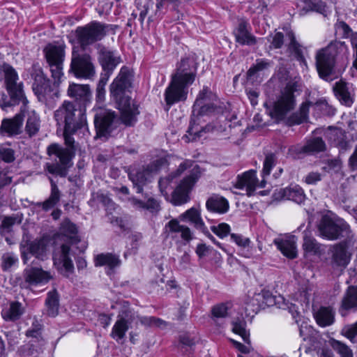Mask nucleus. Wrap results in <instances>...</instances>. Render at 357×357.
<instances>
[{
  "label": "nucleus",
  "instance_id": "nucleus-1",
  "mask_svg": "<svg viewBox=\"0 0 357 357\" xmlns=\"http://www.w3.org/2000/svg\"><path fill=\"white\" fill-rule=\"evenodd\" d=\"M132 75L127 67H122L118 75L109 85V96L119 110L121 122L126 126H133L139 114L138 105L131 98Z\"/></svg>",
  "mask_w": 357,
  "mask_h": 357
},
{
  "label": "nucleus",
  "instance_id": "nucleus-2",
  "mask_svg": "<svg viewBox=\"0 0 357 357\" xmlns=\"http://www.w3.org/2000/svg\"><path fill=\"white\" fill-rule=\"evenodd\" d=\"M61 232L67 238L68 243H73L77 241L76 236L77 227L69 220H64L61 225ZM70 245L63 244L54 250L53 254L54 265L61 274L69 277L74 271V265L69 257Z\"/></svg>",
  "mask_w": 357,
  "mask_h": 357
},
{
  "label": "nucleus",
  "instance_id": "nucleus-3",
  "mask_svg": "<svg viewBox=\"0 0 357 357\" xmlns=\"http://www.w3.org/2000/svg\"><path fill=\"white\" fill-rule=\"evenodd\" d=\"M0 79L4 80L6 89L10 99L3 93L0 98V107L2 109L18 105L21 101L27 100L23 91V84L17 82L19 77L16 70L9 64L3 63L0 66Z\"/></svg>",
  "mask_w": 357,
  "mask_h": 357
},
{
  "label": "nucleus",
  "instance_id": "nucleus-4",
  "mask_svg": "<svg viewBox=\"0 0 357 357\" xmlns=\"http://www.w3.org/2000/svg\"><path fill=\"white\" fill-rule=\"evenodd\" d=\"M33 79L32 89L39 101L51 105L59 97V85L61 82L52 84L45 75L43 69L38 64H34L30 69Z\"/></svg>",
  "mask_w": 357,
  "mask_h": 357
},
{
  "label": "nucleus",
  "instance_id": "nucleus-5",
  "mask_svg": "<svg viewBox=\"0 0 357 357\" xmlns=\"http://www.w3.org/2000/svg\"><path fill=\"white\" fill-rule=\"evenodd\" d=\"M348 53L346 44L340 41L332 42L325 48L319 50L316 54V66L319 76L326 80L330 79L338 57Z\"/></svg>",
  "mask_w": 357,
  "mask_h": 357
},
{
  "label": "nucleus",
  "instance_id": "nucleus-6",
  "mask_svg": "<svg viewBox=\"0 0 357 357\" xmlns=\"http://www.w3.org/2000/svg\"><path fill=\"white\" fill-rule=\"evenodd\" d=\"M54 119L59 126H63L67 132H76L86 126L85 109H76L74 104L65 100L54 112Z\"/></svg>",
  "mask_w": 357,
  "mask_h": 357
},
{
  "label": "nucleus",
  "instance_id": "nucleus-7",
  "mask_svg": "<svg viewBox=\"0 0 357 357\" xmlns=\"http://www.w3.org/2000/svg\"><path fill=\"white\" fill-rule=\"evenodd\" d=\"M319 236L328 241L344 238L351 241L354 238L350 226L343 219L323 215L318 225Z\"/></svg>",
  "mask_w": 357,
  "mask_h": 357
},
{
  "label": "nucleus",
  "instance_id": "nucleus-8",
  "mask_svg": "<svg viewBox=\"0 0 357 357\" xmlns=\"http://www.w3.org/2000/svg\"><path fill=\"white\" fill-rule=\"evenodd\" d=\"M115 28L114 25L95 20L83 26H78L75 33L80 46L85 48L102 40L109 33H114Z\"/></svg>",
  "mask_w": 357,
  "mask_h": 357
},
{
  "label": "nucleus",
  "instance_id": "nucleus-9",
  "mask_svg": "<svg viewBox=\"0 0 357 357\" xmlns=\"http://www.w3.org/2000/svg\"><path fill=\"white\" fill-rule=\"evenodd\" d=\"M296 90L295 84L289 83L281 96L269 108V113L273 119L277 121L282 120L286 115L294 109L296 101L294 92Z\"/></svg>",
  "mask_w": 357,
  "mask_h": 357
},
{
  "label": "nucleus",
  "instance_id": "nucleus-10",
  "mask_svg": "<svg viewBox=\"0 0 357 357\" xmlns=\"http://www.w3.org/2000/svg\"><path fill=\"white\" fill-rule=\"evenodd\" d=\"M47 151L55 160V163H47L45 169L52 174L65 176L66 167L70 160V151L57 144H52L47 147Z\"/></svg>",
  "mask_w": 357,
  "mask_h": 357
},
{
  "label": "nucleus",
  "instance_id": "nucleus-11",
  "mask_svg": "<svg viewBox=\"0 0 357 357\" xmlns=\"http://www.w3.org/2000/svg\"><path fill=\"white\" fill-rule=\"evenodd\" d=\"M43 52L50 68L52 77L56 82H61L65 56L63 49L60 46L49 44L44 48Z\"/></svg>",
  "mask_w": 357,
  "mask_h": 357
},
{
  "label": "nucleus",
  "instance_id": "nucleus-12",
  "mask_svg": "<svg viewBox=\"0 0 357 357\" xmlns=\"http://www.w3.org/2000/svg\"><path fill=\"white\" fill-rule=\"evenodd\" d=\"M198 63L192 57H185L177 63L172 78L183 84L190 86L195 80Z\"/></svg>",
  "mask_w": 357,
  "mask_h": 357
},
{
  "label": "nucleus",
  "instance_id": "nucleus-13",
  "mask_svg": "<svg viewBox=\"0 0 357 357\" xmlns=\"http://www.w3.org/2000/svg\"><path fill=\"white\" fill-rule=\"evenodd\" d=\"M95 112L94 124L97 135L100 137H107L115 128L117 121L115 112L100 107L96 108Z\"/></svg>",
  "mask_w": 357,
  "mask_h": 357
},
{
  "label": "nucleus",
  "instance_id": "nucleus-14",
  "mask_svg": "<svg viewBox=\"0 0 357 357\" xmlns=\"http://www.w3.org/2000/svg\"><path fill=\"white\" fill-rule=\"evenodd\" d=\"M198 169V166H195L174 190L171 198V202L174 205H182L190 200L189 193L199 178Z\"/></svg>",
  "mask_w": 357,
  "mask_h": 357
},
{
  "label": "nucleus",
  "instance_id": "nucleus-15",
  "mask_svg": "<svg viewBox=\"0 0 357 357\" xmlns=\"http://www.w3.org/2000/svg\"><path fill=\"white\" fill-rule=\"evenodd\" d=\"M70 71L77 78L91 79L96 75L95 66L87 53L73 55Z\"/></svg>",
  "mask_w": 357,
  "mask_h": 357
},
{
  "label": "nucleus",
  "instance_id": "nucleus-16",
  "mask_svg": "<svg viewBox=\"0 0 357 357\" xmlns=\"http://www.w3.org/2000/svg\"><path fill=\"white\" fill-rule=\"evenodd\" d=\"M22 106L20 112L16 114L13 118L4 119L1 121L0 126V134L3 136L13 137L22 132V126L25 112H26V105L28 100L21 101Z\"/></svg>",
  "mask_w": 357,
  "mask_h": 357
},
{
  "label": "nucleus",
  "instance_id": "nucleus-17",
  "mask_svg": "<svg viewBox=\"0 0 357 357\" xmlns=\"http://www.w3.org/2000/svg\"><path fill=\"white\" fill-rule=\"evenodd\" d=\"M265 185V179H262L259 183L256 176V171L249 170L238 176L237 180L234 184V188L245 190L246 195L250 197L253 195L257 187L262 188H264Z\"/></svg>",
  "mask_w": 357,
  "mask_h": 357
},
{
  "label": "nucleus",
  "instance_id": "nucleus-18",
  "mask_svg": "<svg viewBox=\"0 0 357 357\" xmlns=\"http://www.w3.org/2000/svg\"><path fill=\"white\" fill-rule=\"evenodd\" d=\"M188 88L187 85L171 78V81L165 91V100L167 105L170 107L176 102L185 100L188 93Z\"/></svg>",
  "mask_w": 357,
  "mask_h": 357
},
{
  "label": "nucleus",
  "instance_id": "nucleus-19",
  "mask_svg": "<svg viewBox=\"0 0 357 357\" xmlns=\"http://www.w3.org/2000/svg\"><path fill=\"white\" fill-rule=\"evenodd\" d=\"M135 319L134 313L130 310H124L119 312L117 320L113 326L111 336L116 341L124 338L126 333L129 328V325Z\"/></svg>",
  "mask_w": 357,
  "mask_h": 357
},
{
  "label": "nucleus",
  "instance_id": "nucleus-20",
  "mask_svg": "<svg viewBox=\"0 0 357 357\" xmlns=\"http://www.w3.org/2000/svg\"><path fill=\"white\" fill-rule=\"evenodd\" d=\"M349 240L345 239L331 248V264L333 268H344L350 262L351 254L348 252Z\"/></svg>",
  "mask_w": 357,
  "mask_h": 357
},
{
  "label": "nucleus",
  "instance_id": "nucleus-21",
  "mask_svg": "<svg viewBox=\"0 0 357 357\" xmlns=\"http://www.w3.org/2000/svg\"><path fill=\"white\" fill-rule=\"evenodd\" d=\"M47 245L43 238L35 239L27 242L26 245H22V257L24 263L27 262L28 254L44 260L47 257Z\"/></svg>",
  "mask_w": 357,
  "mask_h": 357
},
{
  "label": "nucleus",
  "instance_id": "nucleus-22",
  "mask_svg": "<svg viewBox=\"0 0 357 357\" xmlns=\"http://www.w3.org/2000/svg\"><path fill=\"white\" fill-rule=\"evenodd\" d=\"M326 137L331 146L339 149L340 152L346 151L351 147V142L347 139L346 132L341 128H330L326 132Z\"/></svg>",
  "mask_w": 357,
  "mask_h": 357
},
{
  "label": "nucleus",
  "instance_id": "nucleus-23",
  "mask_svg": "<svg viewBox=\"0 0 357 357\" xmlns=\"http://www.w3.org/2000/svg\"><path fill=\"white\" fill-rule=\"evenodd\" d=\"M153 172V169L151 167L147 166L146 167H142L137 170L132 169L129 172L128 177L132 182L137 193L142 192L143 186L147 182L150 181Z\"/></svg>",
  "mask_w": 357,
  "mask_h": 357
},
{
  "label": "nucleus",
  "instance_id": "nucleus-24",
  "mask_svg": "<svg viewBox=\"0 0 357 357\" xmlns=\"http://www.w3.org/2000/svg\"><path fill=\"white\" fill-rule=\"evenodd\" d=\"M67 94L84 106L91 101V93L88 84L70 83L67 90Z\"/></svg>",
  "mask_w": 357,
  "mask_h": 357
},
{
  "label": "nucleus",
  "instance_id": "nucleus-25",
  "mask_svg": "<svg viewBox=\"0 0 357 357\" xmlns=\"http://www.w3.org/2000/svg\"><path fill=\"white\" fill-rule=\"evenodd\" d=\"M274 243L283 255L294 259L297 257L296 238L295 236H285L274 240Z\"/></svg>",
  "mask_w": 357,
  "mask_h": 357
},
{
  "label": "nucleus",
  "instance_id": "nucleus-26",
  "mask_svg": "<svg viewBox=\"0 0 357 357\" xmlns=\"http://www.w3.org/2000/svg\"><path fill=\"white\" fill-rule=\"evenodd\" d=\"M357 310V287H349L342 299L339 312L342 317L347 315L349 310Z\"/></svg>",
  "mask_w": 357,
  "mask_h": 357
},
{
  "label": "nucleus",
  "instance_id": "nucleus-27",
  "mask_svg": "<svg viewBox=\"0 0 357 357\" xmlns=\"http://www.w3.org/2000/svg\"><path fill=\"white\" fill-rule=\"evenodd\" d=\"M94 264L96 266H105L107 273L110 275L116 268L121 266V261L119 255L107 252L96 255L94 258Z\"/></svg>",
  "mask_w": 357,
  "mask_h": 357
},
{
  "label": "nucleus",
  "instance_id": "nucleus-28",
  "mask_svg": "<svg viewBox=\"0 0 357 357\" xmlns=\"http://www.w3.org/2000/svg\"><path fill=\"white\" fill-rule=\"evenodd\" d=\"M50 278L51 276L48 272L38 268H27L24 271V282L29 285L46 283Z\"/></svg>",
  "mask_w": 357,
  "mask_h": 357
},
{
  "label": "nucleus",
  "instance_id": "nucleus-29",
  "mask_svg": "<svg viewBox=\"0 0 357 357\" xmlns=\"http://www.w3.org/2000/svg\"><path fill=\"white\" fill-rule=\"evenodd\" d=\"M179 218L182 221L190 222L196 229H199L203 233H208L207 227L201 217L200 210L198 207L189 208L185 212L181 214Z\"/></svg>",
  "mask_w": 357,
  "mask_h": 357
},
{
  "label": "nucleus",
  "instance_id": "nucleus-30",
  "mask_svg": "<svg viewBox=\"0 0 357 357\" xmlns=\"http://www.w3.org/2000/svg\"><path fill=\"white\" fill-rule=\"evenodd\" d=\"M24 312V307L18 301H12L3 307L1 315L5 321H15L20 319Z\"/></svg>",
  "mask_w": 357,
  "mask_h": 357
},
{
  "label": "nucleus",
  "instance_id": "nucleus-31",
  "mask_svg": "<svg viewBox=\"0 0 357 357\" xmlns=\"http://www.w3.org/2000/svg\"><path fill=\"white\" fill-rule=\"evenodd\" d=\"M236 41L242 45H252L257 42L256 38L248 29V23L241 22L234 31Z\"/></svg>",
  "mask_w": 357,
  "mask_h": 357
},
{
  "label": "nucleus",
  "instance_id": "nucleus-32",
  "mask_svg": "<svg viewBox=\"0 0 357 357\" xmlns=\"http://www.w3.org/2000/svg\"><path fill=\"white\" fill-rule=\"evenodd\" d=\"M206 207L211 212L223 214L229 210V202L223 197L213 195L207 199Z\"/></svg>",
  "mask_w": 357,
  "mask_h": 357
},
{
  "label": "nucleus",
  "instance_id": "nucleus-33",
  "mask_svg": "<svg viewBox=\"0 0 357 357\" xmlns=\"http://www.w3.org/2000/svg\"><path fill=\"white\" fill-rule=\"evenodd\" d=\"M333 91L335 97L342 105L347 107L351 106L354 102V96L349 91L347 83L342 81L336 82L333 86Z\"/></svg>",
  "mask_w": 357,
  "mask_h": 357
},
{
  "label": "nucleus",
  "instance_id": "nucleus-34",
  "mask_svg": "<svg viewBox=\"0 0 357 357\" xmlns=\"http://www.w3.org/2000/svg\"><path fill=\"white\" fill-rule=\"evenodd\" d=\"M166 227L169 229L168 236L172 238H176L177 234H180L181 238L184 241H189L192 238L190 229L187 226L180 225L175 219L170 220Z\"/></svg>",
  "mask_w": 357,
  "mask_h": 357
},
{
  "label": "nucleus",
  "instance_id": "nucleus-35",
  "mask_svg": "<svg viewBox=\"0 0 357 357\" xmlns=\"http://www.w3.org/2000/svg\"><path fill=\"white\" fill-rule=\"evenodd\" d=\"M26 122L25 125V132L29 137L35 136L40 128V120L39 116L34 110H29L28 104L26 105Z\"/></svg>",
  "mask_w": 357,
  "mask_h": 357
},
{
  "label": "nucleus",
  "instance_id": "nucleus-36",
  "mask_svg": "<svg viewBox=\"0 0 357 357\" xmlns=\"http://www.w3.org/2000/svg\"><path fill=\"white\" fill-rule=\"evenodd\" d=\"M100 63L102 70H109L113 72L116 66L120 63L121 59L116 54L106 49L100 51Z\"/></svg>",
  "mask_w": 357,
  "mask_h": 357
},
{
  "label": "nucleus",
  "instance_id": "nucleus-37",
  "mask_svg": "<svg viewBox=\"0 0 357 357\" xmlns=\"http://www.w3.org/2000/svg\"><path fill=\"white\" fill-rule=\"evenodd\" d=\"M60 200V191L56 183L51 180V193L48 199L43 202L35 204L37 206H41L43 210L47 211L53 208Z\"/></svg>",
  "mask_w": 357,
  "mask_h": 357
},
{
  "label": "nucleus",
  "instance_id": "nucleus-38",
  "mask_svg": "<svg viewBox=\"0 0 357 357\" xmlns=\"http://www.w3.org/2000/svg\"><path fill=\"white\" fill-rule=\"evenodd\" d=\"M335 312L329 307H321L315 314L317 323L322 327L331 325L335 320Z\"/></svg>",
  "mask_w": 357,
  "mask_h": 357
},
{
  "label": "nucleus",
  "instance_id": "nucleus-39",
  "mask_svg": "<svg viewBox=\"0 0 357 357\" xmlns=\"http://www.w3.org/2000/svg\"><path fill=\"white\" fill-rule=\"evenodd\" d=\"M45 306L47 314L50 317H54L59 313V296L56 290L48 292L46 300Z\"/></svg>",
  "mask_w": 357,
  "mask_h": 357
},
{
  "label": "nucleus",
  "instance_id": "nucleus-40",
  "mask_svg": "<svg viewBox=\"0 0 357 357\" xmlns=\"http://www.w3.org/2000/svg\"><path fill=\"white\" fill-rule=\"evenodd\" d=\"M303 248L305 252L312 255H319L321 252V245L307 230L303 232Z\"/></svg>",
  "mask_w": 357,
  "mask_h": 357
},
{
  "label": "nucleus",
  "instance_id": "nucleus-41",
  "mask_svg": "<svg viewBox=\"0 0 357 357\" xmlns=\"http://www.w3.org/2000/svg\"><path fill=\"white\" fill-rule=\"evenodd\" d=\"M287 36L290 40L288 49L289 52L294 54V57L298 61L301 65L306 66V61L303 54L301 46L296 40L294 33L292 31H289Z\"/></svg>",
  "mask_w": 357,
  "mask_h": 357
},
{
  "label": "nucleus",
  "instance_id": "nucleus-42",
  "mask_svg": "<svg viewBox=\"0 0 357 357\" xmlns=\"http://www.w3.org/2000/svg\"><path fill=\"white\" fill-rule=\"evenodd\" d=\"M283 197L297 204H302L305 199L303 190L298 185H294L282 190Z\"/></svg>",
  "mask_w": 357,
  "mask_h": 357
},
{
  "label": "nucleus",
  "instance_id": "nucleus-43",
  "mask_svg": "<svg viewBox=\"0 0 357 357\" xmlns=\"http://www.w3.org/2000/svg\"><path fill=\"white\" fill-rule=\"evenodd\" d=\"M232 324V332L238 335L246 344L250 343V331L247 329V323L243 318L234 320Z\"/></svg>",
  "mask_w": 357,
  "mask_h": 357
},
{
  "label": "nucleus",
  "instance_id": "nucleus-44",
  "mask_svg": "<svg viewBox=\"0 0 357 357\" xmlns=\"http://www.w3.org/2000/svg\"><path fill=\"white\" fill-rule=\"evenodd\" d=\"M231 239L239 247L240 255L244 257L250 258L251 252L249 250L250 240L241 234H231Z\"/></svg>",
  "mask_w": 357,
  "mask_h": 357
},
{
  "label": "nucleus",
  "instance_id": "nucleus-45",
  "mask_svg": "<svg viewBox=\"0 0 357 357\" xmlns=\"http://www.w3.org/2000/svg\"><path fill=\"white\" fill-rule=\"evenodd\" d=\"M302 10L305 13L310 11H316L317 13L326 15V6L321 1H311V0H303L302 1Z\"/></svg>",
  "mask_w": 357,
  "mask_h": 357
},
{
  "label": "nucleus",
  "instance_id": "nucleus-46",
  "mask_svg": "<svg viewBox=\"0 0 357 357\" xmlns=\"http://www.w3.org/2000/svg\"><path fill=\"white\" fill-rule=\"evenodd\" d=\"M325 143L320 137H314L307 141L302 150L305 153L320 152L325 149Z\"/></svg>",
  "mask_w": 357,
  "mask_h": 357
},
{
  "label": "nucleus",
  "instance_id": "nucleus-47",
  "mask_svg": "<svg viewBox=\"0 0 357 357\" xmlns=\"http://www.w3.org/2000/svg\"><path fill=\"white\" fill-rule=\"evenodd\" d=\"M211 95V92L210 89L207 86H204L203 89L199 91L195 104L193 105L192 114L195 115V112L197 110H201V112L204 111V106L202 105V102L207 98H209V96Z\"/></svg>",
  "mask_w": 357,
  "mask_h": 357
},
{
  "label": "nucleus",
  "instance_id": "nucleus-48",
  "mask_svg": "<svg viewBox=\"0 0 357 357\" xmlns=\"http://www.w3.org/2000/svg\"><path fill=\"white\" fill-rule=\"evenodd\" d=\"M153 3L150 0H137L136 6L139 11V20L143 24L145 17L147 16L149 10L152 8Z\"/></svg>",
  "mask_w": 357,
  "mask_h": 357
},
{
  "label": "nucleus",
  "instance_id": "nucleus-49",
  "mask_svg": "<svg viewBox=\"0 0 357 357\" xmlns=\"http://www.w3.org/2000/svg\"><path fill=\"white\" fill-rule=\"evenodd\" d=\"M272 62L268 59H257L255 64H254L248 70L247 75L249 77L254 76L257 72L262 71L265 69L268 68L271 65Z\"/></svg>",
  "mask_w": 357,
  "mask_h": 357
},
{
  "label": "nucleus",
  "instance_id": "nucleus-50",
  "mask_svg": "<svg viewBox=\"0 0 357 357\" xmlns=\"http://www.w3.org/2000/svg\"><path fill=\"white\" fill-rule=\"evenodd\" d=\"M138 320L146 326L164 328L166 326L165 321L155 317H138Z\"/></svg>",
  "mask_w": 357,
  "mask_h": 357
},
{
  "label": "nucleus",
  "instance_id": "nucleus-51",
  "mask_svg": "<svg viewBox=\"0 0 357 357\" xmlns=\"http://www.w3.org/2000/svg\"><path fill=\"white\" fill-rule=\"evenodd\" d=\"M310 105V104L307 102L302 103L299 109V116L297 114H294L292 116L294 119H295L293 122L294 124H301L307 119Z\"/></svg>",
  "mask_w": 357,
  "mask_h": 357
},
{
  "label": "nucleus",
  "instance_id": "nucleus-52",
  "mask_svg": "<svg viewBox=\"0 0 357 357\" xmlns=\"http://www.w3.org/2000/svg\"><path fill=\"white\" fill-rule=\"evenodd\" d=\"M343 335L351 342H357V321L351 324L345 326L342 329Z\"/></svg>",
  "mask_w": 357,
  "mask_h": 357
},
{
  "label": "nucleus",
  "instance_id": "nucleus-53",
  "mask_svg": "<svg viewBox=\"0 0 357 357\" xmlns=\"http://www.w3.org/2000/svg\"><path fill=\"white\" fill-rule=\"evenodd\" d=\"M276 157L274 154L271 153L266 155L264 161V167L262 169V176L264 178L271 173L272 168L275 165Z\"/></svg>",
  "mask_w": 357,
  "mask_h": 357
},
{
  "label": "nucleus",
  "instance_id": "nucleus-54",
  "mask_svg": "<svg viewBox=\"0 0 357 357\" xmlns=\"http://www.w3.org/2000/svg\"><path fill=\"white\" fill-rule=\"evenodd\" d=\"M0 160L10 163L15 160V151L7 146H0Z\"/></svg>",
  "mask_w": 357,
  "mask_h": 357
},
{
  "label": "nucleus",
  "instance_id": "nucleus-55",
  "mask_svg": "<svg viewBox=\"0 0 357 357\" xmlns=\"http://www.w3.org/2000/svg\"><path fill=\"white\" fill-rule=\"evenodd\" d=\"M333 347L341 357H353L352 351L348 346L340 341H335L333 344Z\"/></svg>",
  "mask_w": 357,
  "mask_h": 357
},
{
  "label": "nucleus",
  "instance_id": "nucleus-56",
  "mask_svg": "<svg viewBox=\"0 0 357 357\" xmlns=\"http://www.w3.org/2000/svg\"><path fill=\"white\" fill-rule=\"evenodd\" d=\"M17 257L13 253H5L1 257V266L3 271H7L17 262Z\"/></svg>",
  "mask_w": 357,
  "mask_h": 357
},
{
  "label": "nucleus",
  "instance_id": "nucleus-57",
  "mask_svg": "<svg viewBox=\"0 0 357 357\" xmlns=\"http://www.w3.org/2000/svg\"><path fill=\"white\" fill-rule=\"evenodd\" d=\"M211 231L218 237L223 238L226 237L230 232V226L227 223H220L217 226H212Z\"/></svg>",
  "mask_w": 357,
  "mask_h": 357
},
{
  "label": "nucleus",
  "instance_id": "nucleus-58",
  "mask_svg": "<svg viewBox=\"0 0 357 357\" xmlns=\"http://www.w3.org/2000/svg\"><path fill=\"white\" fill-rule=\"evenodd\" d=\"M15 220L11 217H5L3 219L0 226V234L1 236H6L12 231Z\"/></svg>",
  "mask_w": 357,
  "mask_h": 357
},
{
  "label": "nucleus",
  "instance_id": "nucleus-59",
  "mask_svg": "<svg viewBox=\"0 0 357 357\" xmlns=\"http://www.w3.org/2000/svg\"><path fill=\"white\" fill-rule=\"evenodd\" d=\"M228 309L227 305L221 303L214 306L212 309V314L215 318H224L228 314Z\"/></svg>",
  "mask_w": 357,
  "mask_h": 357
},
{
  "label": "nucleus",
  "instance_id": "nucleus-60",
  "mask_svg": "<svg viewBox=\"0 0 357 357\" xmlns=\"http://www.w3.org/2000/svg\"><path fill=\"white\" fill-rule=\"evenodd\" d=\"M271 39H268L271 42V47L275 49L280 48L284 43V35L281 32H277L274 35L271 36Z\"/></svg>",
  "mask_w": 357,
  "mask_h": 357
},
{
  "label": "nucleus",
  "instance_id": "nucleus-61",
  "mask_svg": "<svg viewBox=\"0 0 357 357\" xmlns=\"http://www.w3.org/2000/svg\"><path fill=\"white\" fill-rule=\"evenodd\" d=\"M335 28L337 30L342 32V36L344 38H351V36L353 33L349 26L343 21L337 22L335 24Z\"/></svg>",
  "mask_w": 357,
  "mask_h": 357
},
{
  "label": "nucleus",
  "instance_id": "nucleus-62",
  "mask_svg": "<svg viewBox=\"0 0 357 357\" xmlns=\"http://www.w3.org/2000/svg\"><path fill=\"white\" fill-rule=\"evenodd\" d=\"M321 174L318 172H310L305 177V182L309 185L316 184L321 181Z\"/></svg>",
  "mask_w": 357,
  "mask_h": 357
},
{
  "label": "nucleus",
  "instance_id": "nucleus-63",
  "mask_svg": "<svg viewBox=\"0 0 357 357\" xmlns=\"http://www.w3.org/2000/svg\"><path fill=\"white\" fill-rule=\"evenodd\" d=\"M144 209L149 210L151 212L158 211L160 209V205L157 200L150 198L146 202H144Z\"/></svg>",
  "mask_w": 357,
  "mask_h": 357
},
{
  "label": "nucleus",
  "instance_id": "nucleus-64",
  "mask_svg": "<svg viewBox=\"0 0 357 357\" xmlns=\"http://www.w3.org/2000/svg\"><path fill=\"white\" fill-rule=\"evenodd\" d=\"M211 250V248L207 246L206 244L200 243L198 244L196 248V253L199 256V257L202 258L206 256L209 251Z\"/></svg>",
  "mask_w": 357,
  "mask_h": 357
}]
</instances>
